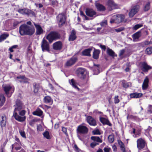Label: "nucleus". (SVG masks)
<instances>
[{"mask_svg":"<svg viewBox=\"0 0 152 152\" xmlns=\"http://www.w3.org/2000/svg\"><path fill=\"white\" fill-rule=\"evenodd\" d=\"M15 109L13 116L15 120L19 122H23L26 119L24 116L25 111L23 109L22 102L19 100H17L16 104L14 105Z\"/></svg>","mask_w":152,"mask_h":152,"instance_id":"nucleus-1","label":"nucleus"},{"mask_svg":"<svg viewBox=\"0 0 152 152\" xmlns=\"http://www.w3.org/2000/svg\"><path fill=\"white\" fill-rule=\"evenodd\" d=\"M34 31V27L28 26L26 24H23L19 27V32L21 35H31Z\"/></svg>","mask_w":152,"mask_h":152,"instance_id":"nucleus-2","label":"nucleus"},{"mask_svg":"<svg viewBox=\"0 0 152 152\" xmlns=\"http://www.w3.org/2000/svg\"><path fill=\"white\" fill-rule=\"evenodd\" d=\"M60 35L58 32L51 31L47 35L46 39L48 40L50 43H51L53 41L60 39Z\"/></svg>","mask_w":152,"mask_h":152,"instance_id":"nucleus-3","label":"nucleus"},{"mask_svg":"<svg viewBox=\"0 0 152 152\" xmlns=\"http://www.w3.org/2000/svg\"><path fill=\"white\" fill-rule=\"evenodd\" d=\"M124 16L123 15H114L111 18L110 22L111 23H119L124 21Z\"/></svg>","mask_w":152,"mask_h":152,"instance_id":"nucleus-4","label":"nucleus"},{"mask_svg":"<svg viewBox=\"0 0 152 152\" xmlns=\"http://www.w3.org/2000/svg\"><path fill=\"white\" fill-rule=\"evenodd\" d=\"M3 88L7 96L10 97L14 91V88L9 85H6L3 86Z\"/></svg>","mask_w":152,"mask_h":152,"instance_id":"nucleus-5","label":"nucleus"},{"mask_svg":"<svg viewBox=\"0 0 152 152\" xmlns=\"http://www.w3.org/2000/svg\"><path fill=\"white\" fill-rule=\"evenodd\" d=\"M137 147L138 150H141L144 148L146 145L145 140L142 138H139L137 140Z\"/></svg>","mask_w":152,"mask_h":152,"instance_id":"nucleus-6","label":"nucleus"},{"mask_svg":"<svg viewBox=\"0 0 152 152\" xmlns=\"http://www.w3.org/2000/svg\"><path fill=\"white\" fill-rule=\"evenodd\" d=\"M57 19L59 26H60L65 22L66 19L65 15L63 13L59 14L57 17Z\"/></svg>","mask_w":152,"mask_h":152,"instance_id":"nucleus-7","label":"nucleus"},{"mask_svg":"<svg viewBox=\"0 0 152 152\" xmlns=\"http://www.w3.org/2000/svg\"><path fill=\"white\" fill-rule=\"evenodd\" d=\"M140 6L138 5H135L132 8L129 13V16L130 18L133 17L139 11Z\"/></svg>","mask_w":152,"mask_h":152,"instance_id":"nucleus-8","label":"nucleus"},{"mask_svg":"<svg viewBox=\"0 0 152 152\" xmlns=\"http://www.w3.org/2000/svg\"><path fill=\"white\" fill-rule=\"evenodd\" d=\"M88 130V129L86 126L80 125L78 126L77 131V133L84 134L87 133Z\"/></svg>","mask_w":152,"mask_h":152,"instance_id":"nucleus-9","label":"nucleus"},{"mask_svg":"<svg viewBox=\"0 0 152 152\" xmlns=\"http://www.w3.org/2000/svg\"><path fill=\"white\" fill-rule=\"evenodd\" d=\"M41 47L43 51L45 50H49V45L48 42L43 39L41 43Z\"/></svg>","mask_w":152,"mask_h":152,"instance_id":"nucleus-10","label":"nucleus"},{"mask_svg":"<svg viewBox=\"0 0 152 152\" xmlns=\"http://www.w3.org/2000/svg\"><path fill=\"white\" fill-rule=\"evenodd\" d=\"M77 73L78 75H81L83 76L82 78L84 79L85 75L87 74V70L84 68H80L77 70Z\"/></svg>","mask_w":152,"mask_h":152,"instance_id":"nucleus-11","label":"nucleus"},{"mask_svg":"<svg viewBox=\"0 0 152 152\" xmlns=\"http://www.w3.org/2000/svg\"><path fill=\"white\" fill-rule=\"evenodd\" d=\"M140 64L141 69L144 72H147L149 69H151L152 68L151 66L148 65L145 62L142 63Z\"/></svg>","mask_w":152,"mask_h":152,"instance_id":"nucleus-12","label":"nucleus"},{"mask_svg":"<svg viewBox=\"0 0 152 152\" xmlns=\"http://www.w3.org/2000/svg\"><path fill=\"white\" fill-rule=\"evenodd\" d=\"M108 9L110 10L117 8V6L112 0H109L107 3Z\"/></svg>","mask_w":152,"mask_h":152,"instance_id":"nucleus-13","label":"nucleus"},{"mask_svg":"<svg viewBox=\"0 0 152 152\" xmlns=\"http://www.w3.org/2000/svg\"><path fill=\"white\" fill-rule=\"evenodd\" d=\"M87 122L90 125L95 126L96 125V120L91 116H88L87 117Z\"/></svg>","mask_w":152,"mask_h":152,"instance_id":"nucleus-14","label":"nucleus"},{"mask_svg":"<svg viewBox=\"0 0 152 152\" xmlns=\"http://www.w3.org/2000/svg\"><path fill=\"white\" fill-rule=\"evenodd\" d=\"M34 25L36 30V33L37 35H40L43 33V30L40 25L35 23Z\"/></svg>","mask_w":152,"mask_h":152,"instance_id":"nucleus-15","label":"nucleus"},{"mask_svg":"<svg viewBox=\"0 0 152 152\" xmlns=\"http://www.w3.org/2000/svg\"><path fill=\"white\" fill-rule=\"evenodd\" d=\"M17 78L18 79L17 81L21 83H26L28 82V79L23 75L19 76Z\"/></svg>","mask_w":152,"mask_h":152,"instance_id":"nucleus-16","label":"nucleus"},{"mask_svg":"<svg viewBox=\"0 0 152 152\" xmlns=\"http://www.w3.org/2000/svg\"><path fill=\"white\" fill-rule=\"evenodd\" d=\"M62 47V44L61 42H57L53 43V48L56 50H59L61 49Z\"/></svg>","mask_w":152,"mask_h":152,"instance_id":"nucleus-17","label":"nucleus"},{"mask_svg":"<svg viewBox=\"0 0 152 152\" xmlns=\"http://www.w3.org/2000/svg\"><path fill=\"white\" fill-rule=\"evenodd\" d=\"M149 81L148 77L147 76L146 77L142 85V88L143 90H146L148 88V86Z\"/></svg>","mask_w":152,"mask_h":152,"instance_id":"nucleus-18","label":"nucleus"},{"mask_svg":"<svg viewBox=\"0 0 152 152\" xmlns=\"http://www.w3.org/2000/svg\"><path fill=\"white\" fill-rule=\"evenodd\" d=\"M76 57H74L71 58L66 62V65L67 66H70L73 64L77 61Z\"/></svg>","mask_w":152,"mask_h":152,"instance_id":"nucleus-19","label":"nucleus"},{"mask_svg":"<svg viewBox=\"0 0 152 152\" xmlns=\"http://www.w3.org/2000/svg\"><path fill=\"white\" fill-rule=\"evenodd\" d=\"M86 12V14L90 17H92L96 14V12L92 9H87Z\"/></svg>","mask_w":152,"mask_h":152,"instance_id":"nucleus-20","label":"nucleus"},{"mask_svg":"<svg viewBox=\"0 0 152 152\" xmlns=\"http://www.w3.org/2000/svg\"><path fill=\"white\" fill-rule=\"evenodd\" d=\"M140 36V32H137L133 34L132 35L133 41L134 42H137Z\"/></svg>","mask_w":152,"mask_h":152,"instance_id":"nucleus-21","label":"nucleus"},{"mask_svg":"<svg viewBox=\"0 0 152 152\" xmlns=\"http://www.w3.org/2000/svg\"><path fill=\"white\" fill-rule=\"evenodd\" d=\"M76 38V35L75 31L74 30H72L71 33L69 36V41H73Z\"/></svg>","mask_w":152,"mask_h":152,"instance_id":"nucleus-22","label":"nucleus"},{"mask_svg":"<svg viewBox=\"0 0 152 152\" xmlns=\"http://www.w3.org/2000/svg\"><path fill=\"white\" fill-rule=\"evenodd\" d=\"M6 121V116L5 115H2L0 121V125L1 127H3L5 126Z\"/></svg>","mask_w":152,"mask_h":152,"instance_id":"nucleus-23","label":"nucleus"},{"mask_svg":"<svg viewBox=\"0 0 152 152\" xmlns=\"http://www.w3.org/2000/svg\"><path fill=\"white\" fill-rule=\"evenodd\" d=\"M44 102L46 103H48L51 104L53 103V101L51 98L49 96H46L44 97Z\"/></svg>","mask_w":152,"mask_h":152,"instance_id":"nucleus-24","label":"nucleus"},{"mask_svg":"<svg viewBox=\"0 0 152 152\" xmlns=\"http://www.w3.org/2000/svg\"><path fill=\"white\" fill-rule=\"evenodd\" d=\"M142 95V94L141 93H134L130 94V96L131 98H139Z\"/></svg>","mask_w":152,"mask_h":152,"instance_id":"nucleus-25","label":"nucleus"},{"mask_svg":"<svg viewBox=\"0 0 152 152\" xmlns=\"http://www.w3.org/2000/svg\"><path fill=\"white\" fill-rule=\"evenodd\" d=\"M122 84L123 87L126 88L130 87L132 86L131 83L129 82H127L125 80L122 81Z\"/></svg>","mask_w":152,"mask_h":152,"instance_id":"nucleus-26","label":"nucleus"},{"mask_svg":"<svg viewBox=\"0 0 152 152\" xmlns=\"http://www.w3.org/2000/svg\"><path fill=\"white\" fill-rule=\"evenodd\" d=\"M100 121L103 124H107L110 126H111L109 120L107 118L102 117L100 118Z\"/></svg>","mask_w":152,"mask_h":152,"instance_id":"nucleus-27","label":"nucleus"},{"mask_svg":"<svg viewBox=\"0 0 152 152\" xmlns=\"http://www.w3.org/2000/svg\"><path fill=\"white\" fill-rule=\"evenodd\" d=\"M92 50L91 48H88L84 50L82 52V54L83 56H90V52Z\"/></svg>","mask_w":152,"mask_h":152,"instance_id":"nucleus-28","label":"nucleus"},{"mask_svg":"<svg viewBox=\"0 0 152 152\" xmlns=\"http://www.w3.org/2000/svg\"><path fill=\"white\" fill-rule=\"evenodd\" d=\"M21 143H17L15 142L12 145V149L13 148H14L16 151L19 150L21 148Z\"/></svg>","mask_w":152,"mask_h":152,"instance_id":"nucleus-29","label":"nucleus"},{"mask_svg":"<svg viewBox=\"0 0 152 152\" xmlns=\"http://www.w3.org/2000/svg\"><path fill=\"white\" fill-rule=\"evenodd\" d=\"M5 98L3 94H0V106H2L5 102Z\"/></svg>","mask_w":152,"mask_h":152,"instance_id":"nucleus-30","label":"nucleus"},{"mask_svg":"<svg viewBox=\"0 0 152 152\" xmlns=\"http://www.w3.org/2000/svg\"><path fill=\"white\" fill-rule=\"evenodd\" d=\"M95 5L98 10L99 11H103L105 10L104 7L102 5L96 3Z\"/></svg>","mask_w":152,"mask_h":152,"instance_id":"nucleus-31","label":"nucleus"},{"mask_svg":"<svg viewBox=\"0 0 152 152\" xmlns=\"http://www.w3.org/2000/svg\"><path fill=\"white\" fill-rule=\"evenodd\" d=\"M9 34L7 33H4L0 36V42H1L6 39L9 36Z\"/></svg>","mask_w":152,"mask_h":152,"instance_id":"nucleus-32","label":"nucleus"},{"mask_svg":"<svg viewBox=\"0 0 152 152\" xmlns=\"http://www.w3.org/2000/svg\"><path fill=\"white\" fill-rule=\"evenodd\" d=\"M91 139L97 143H101L102 142V140L98 137L92 136L91 137Z\"/></svg>","mask_w":152,"mask_h":152,"instance_id":"nucleus-33","label":"nucleus"},{"mask_svg":"<svg viewBox=\"0 0 152 152\" xmlns=\"http://www.w3.org/2000/svg\"><path fill=\"white\" fill-rule=\"evenodd\" d=\"M145 133L146 134L149 135L152 138V128L149 127L145 130Z\"/></svg>","mask_w":152,"mask_h":152,"instance_id":"nucleus-34","label":"nucleus"},{"mask_svg":"<svg viewBox=\"0 0 152 152\" xmlns=\"http://www.w3.org/2000/svg\"><path fill=\"white\" fill-rule=\"evenodd\" d=\"M100 53V51L98 50H95L93 55V58L95 59H97L99 58V54Z\"/></svg>","mask_w":152,"mask_h":152,"instance_id":"nucleus-35","label":"nucleus"},{"mask_svg":"<svg viewBox=\"0 0 152 152\" xmlns=\"http://www.w3.org/2000/svg\"><path fill=\"white\" fill-rule=\"evenodd\" d=\"M43 113V112L39 109H37V110L33 113V114L34 115L39 116L41 115Z\"/></svg>","mask_w":152,"mask_h":152,"instance_id":"nucleus-36","label":"nucleus"},{"mask_svg":"<svg viewBox=\"0 0 152 152\" xmlns=\"http://www.w3.org/2000/svg\"><path fill=\"white\" fill-rule=\"evenodd\" d=\"M18 12L23 15H25L28 14L29 12V10L26 9H21L18 10Z\"/></svg>","mask_w":152,"mask_h":152,"instance_id":"nucleus-37","label":"nucleus"},{"mask_svg":"<svg viewBox=\"0 0 152 152\" xmlns=\"http://www.w3.org/2000/svg\"><path fill=\"white\" fill-rule=\"evenodd\" d=\"M69 82L70 84L72 85L73 87L77 89H78L79 88L77 86L76 83L74 79H72L71 80H69Z\"/></svg>","mask_w":152,"mask_h":152,"instance_id":"nucleus-38","label":"nucleus"},{"mask_svg":"<svg viewBox=\"0 0 152 152\" xmlns=\"http://www.w3.org/2000/svg\"><path fill=\"white\" fill-rule=\"evenodd\" d=\"M107 53L110 56L112 57H114L116 56L114 52L111 49L108 48L107 49Z\"/></svg>","mask_w":152,"mask_h":152,"instance_id":"nucleus-39","label":"nucleus"},{"mask_svg":"<svg viewBox=\"0 0 152 152\" xmlns=\"http://www.w3.org/2000/svg\"><path fill=\"white\" fill-rule=\"evenodd\" d=\"M145 53L148 54H151L152 53V47H149L146 48Z\"/></svg>","mask_w":152,"mask_h":152,"instance_id":"nucleus-40","label":"nucleus"},{"mask_svg":"<svg viewBox=\"0 0 152 152\" xmlns=\"http://www.w3.org/2000/svg\"><path fill=\"white\" fill-rule=\"evenodd\" d=\"M43 135L44 137L46 138L47 139H50L49 133L48 131L45 132L43 134Z\"/></svg>","mask_w":152,"mask_h":152,"instance_id":"nucleus-41","label":"nucleus"},{"mask_svg":"<svg viewBox=\"0 0 152 152\" xmlns=\"http://www.w3.org/2000/svg\"><path fill=\"white\" fill-rule=\"evenodd\" d=\"M142 26V24H137L133 26L132 29L133 30H137V29L141 27Z\"/></svg>","mask_w":152,"mask_h":152,"instance_id":"nucleus-42","label":"nucleus"},{"mask_svg":"<svg viewBox=\"0 0 152 152\" xmlns=\"http://www.w3.org/2000/svg\"><path fill=\"white\" fill-rule=\"evenodd\" d=\"M19 132L21 135V136L23 137L26 138V134L24 131L21 129H20L19 130Z\"/></svg>","mask_w":152,"mask_h":152,"instance_id":"nucleus-43","label":"nucleus"},{"mask_svg":"<svg viewBox=\"0 0 152 152\" xmlns=\"http://www.w3.org/2000/svg\"><path fill=\"white\" fill-rule=\"evenodd\" d=\"M100 24L102 26H106L107 25V20H103L100 23Z\"/></svg>","mask_w":152,"mask_h":152,"instance_id":"nucleus-44","label":"nucleus"},{"mask_svg":"<svg viewBox=\"0 0 152 152\" xmlns=\"http://www.w3.org/2000/svg\"><path fill=\"white\" fill-rule=\"evenodd\" d=\"M108 140L110 142H113L114 140V138L113 136L111 135H109L108 137Z\"/></svg>","mask_w":152,"mask_h":152,"instance_id":"nucleus-45","label":"nucleus"},{"mask_svg":"<svg viewBox=\"0 0 152 152\" xmlns=\"http://www.w3.org/2000/svg\"><path fill=\"white\" fill-rule=\"evenodd\" d=\"M150 3L148 2L144 7V10L145 11H148L150 8Z\"/></svg>","mask_w":152,"mask_h":152,"instance_id":"nucleus-46","label":"nucleus"},{"mask_svg":"<svg viewBox=\"0 0 152 152\" xmlns=\"http://www.w3.org/2000/svg\"><path fill=\"white\" fill-rule=\"evenodd\" d=\"M118 96H115L114 97V103L115 104H117L119 102V99H118Z\"/></svg>","mask_w":152,"mask_h":152,"instance_id":"nucleus-47","label":"nucleus"},{"mask_svg":"<svg viewBox=\"0 0 152 152\" xmlns=\"http://www.w3.org/2000/svg\"><path fill=\"white\" fill-rule=\"evenodd\" d=\"M99 145V143L95 142H93L91 144L90 146L92 148H94L96 146Z\"/></svg>","mask_w":152,"mask_h":152,"instance_id":"nucleus-48","label":"nucleus"},{"mask_svg":"<svg viewBox=\"0 0 152 152\" xmlns=\"http://www.w3.org/2000/svg\"><path fill=\"white\" fill-rule=\"evenodd\" d=\"M124 29V28L123 27H121L115 29V31L118 32L121 31H123Z\"/></svg>","mask_w":152,"mask_h":152,"instance_id":"nucleus-49","label":"nucleus"},{"mask_svg":"<svg viewBox=\"0 0 152 152\" xmlns=\"http://www.w3.org/2000/svg\"><path fill=\"white\" fill-rule=\"evenodd\" d=\"M118 143L120 146V148L124 146V145L123 142L120 140H118Z\"/></svg>","mask_w":152,"mask_h":152,"instance_id":"nucleus-50","label":"nucleus"},{"mask_svg":"<svg viewBox=\"0 0 152 152\" xmlns=\"http://www.w3.org/2000/svg\"><path fill=\"white\" fill-rule=\"evenodd\" d=\"M93 133L94 134H100V133L98 129H96L93 131Z\"/></svg>","mask_w":152,"mask_h":152,"instance_id":"nucleus-51","label":"nucleus"},{"mask_svg":"<svg viewBox=\"0 0 152 152\" xmlns=\"http://www.w3.org/2000/svg\"><path fill=\"white\" fill-rule=\"evenodd\" d=\"M110 147L107 146L104 148L103 150L104 152H110Z\"/></svg>","mask_w":152,"mask_h":152,"instance_id":"nucleus-52","label":"nucleus"},{"mask_svg":"<svg viewBox=\"0 0 152 152\" xmlns=\"http://www.w3.org/2000/svg\"><path fill=\"white\" fill-rule=\"evenodd\" d=\"M37 129L38 131H41L42 130V127L41 125L40 124L38 125L37 126Z\"/></svg>","mask_w":152,"mask_h":152,"instance_id":"nucleus-53","label":"nucleus"},{"mask_svg":"<svg viewBox=\"0 0 152 152\" xmlns=\"http://www.w3.org/2000/svg\"><path fill=\"white\" fill-rule=\"evenodd\" d=\"M62 130L63 132L65 134H67L66 128L64 127H62Z\"/></svg>","mask_w":152,"mask_h":152,"instance_id":"nucleus-54","label":"nucleus"},{"mask_svg":"<svg viewBox=\"0 0 152 152\" xmlns=\"http://www.w3.org/2000/svg\"><path fill=\"white\" fill-rule=\"evenodd\" d=\"M34 122L35 121L34 120H31L30 122V124L32 126H33L34 124Z\"/></svg>","mask_w":152,"mask_h":152,"instance_id":"nucleus-55","label":"nucleus"},{"mask_svg":"<svg viewBox=\"0 0 152 152\" xmlns=\"http://www.w3.org/2000/svg\"><path fill=\"white\" fill-rule=\"evenodd\" d=\"M149 110H148V111H149L150 113H152V105H150L149 106Z\"/></svg>","mask_w":152,"mask_h":152,"instance_id":"nucleus-56","label":"nucleus"},{"mask_svg":"<svg viewBox=\"0 0 152 152\" xmlns=\"http://www.w3.org/2000/svg\"><path fill=\"white\" fill-rule=\"evenodd\" d=\"M143 44L145 45H147L150 44V42L148 41H146L143 42Z\"/></svg>","mask_w":152,"mask_h":152,"instance_id":"nucleus-57","label":"nucleus"},{"mask_svg":"<svg viewBox=\"0 0 152 152\" xmlns=\"http://www.w3.org/2000/svg\"><path fill=\"white\" fill-rule=\"evenodd\" d=\"M125 52V50H122L120 51V53H119V56H121Z\"/></svg>","mask_w":152,"mask_h":152,"instance_id":"nucleus-58","label":"nucleus"},{"mask_svg":"<svg viewBox=\"0 0 152 152\" xmlns=\"http://www.w3.org/2000/svg\"><path fill=\"white\" fill-rule=\"evenodd\" d=\"M19 23L17 21H15L13 23V26L14 27H15Z\"/></svg>","mask_w":152,"mask_h":152,"instance_id":"nucleus-59","label":"nucleus"},{"mask_svg":"<svg viewBox=\"0 0 152 152\" xmlns=\"http://www.w3.org/2000/svg\"><path fill=\"white\" fill-rule=\"evenodd\" d=\"M100 48L104 50H105L106 47L105 45H101L100 46Z\"/></svg>","mask_w":152,"mask_h":152,"instance_id":"nucleus-60","label":"nucleus"},{"mask_svg":"<svg viewBox=\"0 0 152 152\" xmlns=\"http://www.w3.org/2000/svg\"><path fill=\"white\" fill-rule=\"evenodd\" d=\"M121 148L123 152H126L124 146Z\"/></svg>","mask_w":152,"mask_h":152,"instance_id":"nucleus-61","label":"nucleus"},{"mask_svg":"<svg viewBox=\"0 0 152 152\" xmlns=\"http://www.w3.org/2000/svg\"><path fill=\"white\" fill-rule=\"evenodd\" d=\"M59 124H56L54 126V128L55 129H57L59 127Z\"/></svg>","mask_w":152,"mask_h":152,"instance_id":"nucleus-62","label":"nucleus"},{"mask_svg":"<svg viewBox=\"0 0 152 152\" xmlns=\"http://www.w3.org/2000/svg\"><path fill=\"white\" fill-rule=\"evenodd\" d=\"M32 52V51L31 50H28V52H27V55L28 56H30L31 55V54H29V53H31Z\"/></svg>","mask_w":152,"mask_h":152,"instance_id":"nucleus-63","label":"nucleus"},{"mask_svg":"<svg viewBox=\"0 0 152 152\" xmlns=\"http://www.w3.org/2000/svg\"><path fill=\"white\" fill-rule=\"evenodd\" d=\"M18 45H13L11 47L13 49H15L17 48L18 47Z\"/></svg>","mask_w":152,"mask_h":152,"instance_id":"nucleus-64","label":"nucleus"}]
</instances>
